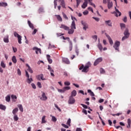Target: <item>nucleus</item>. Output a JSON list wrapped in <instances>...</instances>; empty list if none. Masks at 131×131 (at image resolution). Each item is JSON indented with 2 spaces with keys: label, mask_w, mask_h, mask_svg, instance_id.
<instances>
[{
  "label": "nucleus",
  "mask_w": 131,
  "mask_h": 131,
  "mask_svg": "<svg viewBox=\"0 0 131 131\" xmlns=\"http://www.w3.org/2000/svg\"><path fill=\"white\" fill-rule=\"evenodd\" d=\"M47 60L49 62V64H52V63H53V60H52V59H51V55H47Z\"/></svg>",
  "instance_id": "2eb2a0df"
},
{
  "label": "nucleus",
  "mask_w": 131,
  "mask_h": 131,
  "mask_svg": "<svg viewBox=\"0 0 131 131\" xmlns=\"http://www.w3.org/2000/svg\"><path fill=\"white\" fill-rule=\"evenodd\" d=\"M8 4L5 2L0 3V7H7Z\"/></svg>",
  "instance_id": "c85d7f7f"
},
{
  "label": "nucleus",
  "mask_w": 131,
  "mask_h": 131,
  "mask_svg": "<svg viewBox=\"0 0 131 131\" xmlns=\"http://www.w3.org/2000/svg\"><path fill=\"white\" fill-rule=\"evenodd\" d=\"M56 17L58 21H59L60 22H62V17H61V16H60L59 15H56Z\"/></svg>",
  "instance_id": "2f4dec72"
},
{
  "label": "nucleus",
  "mask_w": 131,
  "mask_h": 131,
  "mask_svg": "<svg viewBox=\"0 0 131 131\" xmlns=\"http://www.w3.org/2000/svg\"><path fill=\"white\" fill-rule=\"evenodd\" d=\"M14 36H15V37H17L18 38L19 36H20V35H19L17 32H15L14 33Z\"/></svg>",
  "instance_id": "13d9d810"
},
{
  "label": "nucleus",
  "mask_w": 131,
  "mask_h": 131,
  "mask_svg": "<svg viewBox=\"0 0 131 131\" xmlns=\"http://www.w3.org/2000/svg\"><path fill=\"white\" fill-rule=\"evenodd\" d=\"M68 103L70 105H72L75 103V99L73 97L70 96L68 100Z\"/></svg>",
  "instance_id": "423d86ee"
},
{
  "label": "nucleus",
  "mask_w": 131,
  "mask_h": 131,
  "mask_svg": "<svg viewBox=\"0 0 131 131\" xmlns=\"http://www.w3.org/2000/svg\"><path fill=\"white\" fill-rule=\"evenodd\" d=\"M92 38H93V39H95V41H97V40L98 39V36L97 35L92 36Z\"/></svg>",
  "instance_id": "4d7b16f0"
},
{
  "label": "nucleus",
  "mask_w": 131,
  "mask_h": 131,
  "mask_svg": "<svg viewBox=\"0 0 131 131\" xmlns=\"http://www.w3.org/2000/svg\"><path fill=\"white\" fill-rule=\"evenodd\" d=\"M11 98L13 102H16V100L17 99V96L16 95H11Z\"/></svg>",
  "instance_id": "393cba45"
},
{
  "label": "nucleus",
  "mask_w": 131,
  "mask_h": 131,
  "mask_svg": "<svg viewBox=\"0 0 131 131\" xmlns=\"http://www.w3.org/2000/svg\"><path fill=\"white\" fill-rule=\"evenodd\" d=\"M100 72L101 74H104V73H105V70L103 68H101L100 69Z\"/></svg>",
  "instance_id": "49530a36"
},
{
  "label": "nucleus",
  "mask_w": 131,
  "mask_h": 131,
  "mask_svg": "<svg viewBox=\"0 0 131 131\" xmlns=\"http://www.w3.org/2000/svg\"><path fill=\"white\" fill-rule=\"evenodd\" d=\"M77 2V8H78V6H79V5L81 3V1L80 0H76Z\"/></svg>",
  "instance_id": "8fccbe9b"
},
{
  "label": "nucleus",
  "mask_w": 131,
  "mask_h": 131,
  "mask_svg": "<svg viewBox=\"0 0 131 131\" xmlns=\"http://www.w3.org/2000/svg\"><path fill=\"white\" fill-rule=\"evenodd\" d=\"M64 85H70V82L69 81L64 82Z\"/></svg>",
  "instance_id": "0e129e2a"
},
{
  "label": "nucleus",
  "mask_w": 131,
  "mask_h": 131,
  "mask_svg": "<svg viewBox=\"0 0 131 131\" xmlns=\"http://www.w3.org/2000/svg\"><path fill=\"white\" fill-rule=\"evenodd\" d=\"M62 38L63 39H64V40H66V39H67L69 43L70 42V41H70V38L69 37H65L64 36H62Z\"/></svg>",
  "instance_id": "a18cd8bd"
},
{
  "label": "nucleus",
  "mask_w": 131,
  "mask_h": 131,
  "mask_svg": "<svg viewBox=\"0 0 131 131\" xmlns=\"http://www.w3.org/2000/svg\"><path fill=\"white\" fill-rule=\"evenodd\" d=\"M79 70H82V72H85V73H86V72H88L89 71V69L88 68V67H84L83 64H82V66L79 68Z\"/></svg>",
  "instance_id": "7ed1b4c3"
},
{
  "label": "nucleus",
  "mask_w": 131,
  "mask_h": 131,
  "mask_svg": "<svg viewBox=\"0 0 131 131\" xmlns=\"http://www.w3.org/2000/svg\"><path fill=\"white\" fill-rule=\"evenodd\" d=\"M62 126H63V127H64V128H69V126H68V125H66L65 124H61Z\"/></svg>",
  "instance_id": "864d4df0"
},
{
  "label": "nucleus",
  "mask_w": 131,
  "mask_h": 131,
  "mask_svg": "<svg viewBox=\"0 0 131 131\" xmlns=\"http://www.w3.org/2000/svg\"><path fill=\"white\" fill-rule=\"evenodd\" d=\"M115 11L113 12H112V14H114L115 16H116V17H118V14H119V16H121V12H120L119 10H118V9H117V8H116V7H115Z\"/></svg>",
  "instance_id": "20e7f679"
},
{
  "label": "nucleus",
  "mask_w": 131,
  "mask_h": 131,
  "mask_svg": "<svg viewBox=\"0 0 131 131\" xmlns=\"http://www.w3.org/2000/svg\"><path fill=\"white\" fill-rule=\"evenodd\" d=\"M0 109L1 110H4L5 111V110H6V106H5L3 104H0Z\"/></svg>",
  "instance_id": "4c0bfd02"
},
{
  "label": "nucleus",
  "mask_w": 131,
  "mask_h": 131,
  "mask_svg": "<svg viewBox=\"0 0 131 131\" xmlns=\"http://www.w3.org/2000/svg\"><path fill=\"white\" fill-rule=\"evenodd\" d=\"M18 42L19 44L22 43V42L21 41L22 40V37L21 36H19L18 38Z\"/></svg>",
  "instance_id": "ea45409f"
},
{
  "label": "nucleus",
  "mask_w": 131,
  "mask_h": 131,
  "mask_svg": "<svg viewBox=\"0 0 131 131\" xmlns=\"http://www.w3.org/2000/svg\"><path fill=\"white\" fill-rule=\"evenodd\" d=\"M88 7V0H84V2L83 5L81 6L82 9H85V7Z\"/></svg>",
  "instance_id": "f3484780"
},
{
  "label": "nucleus",
  "mask_w": 131,
  "mask_h": 131,
  "mask_svg": "<svg viewBox=\"0 0 131 131\" xmlns=\"http://www.w3.org/2000/svg\"><path fill=\"white\" fill-rule=\"evenodd\" d=\"M40 100L41 101H47L48 100V97H47L45 92H42V95L40 98Z\"/></svg>",
  "instance_id": "0eeeda50"
},
{
  "label": "nucleus",
  "mask_w": 131,
  "mask_h": 131,
  "mask_svg": "<svg viewBox=\"0 0 131 131\" xmlns=\"http://www.w3.org/2000/svg\"><path fill=\"white\" fill-rule=\"evenodd\" d=\"M81 106H82V107H84V109H88V105H86L81 104Z\"/></svg>",
  "instance_id": "680f3d73"
},
{
  "label": "nucleus",
  "mask_w": 131,
  "mask_h": 131,
  "mask_svg": "<svg viewBox=\"0 0 131 131\" xmlns=\"http://www.w3.org/2000/svg\"><path fill=\"white\" fill-rule=\"evenodd\" d=\"M92 66V64H91L90 62H88L85 66V67H88V68H90V67H91V66Z\"/></svg>",
  "instance_id": "c03bdc74"
},
{
  "label": "nucleus",
  "mask_w": 131,
  "mask_h": 131,
  "mask_svg": "<svg viewBox=\"0 0 131 131\" xmlns=\"http://www.w3.org/2000/svg\"><path fill=\"white\" fill-rule=\"evenodd\" d=\"M69 90H70V87L69 86H66L63 88V90L64 92H66V91H69Z\"/></svg>",
  "instance_id": "09e8293b"
},
{
  "label": "nucleus",
  "mask_w": 131,
  "mask_h": 131,
  "mask_svg": "<svg viewBox=\"0 0 131 131\" xmlns=\"http://www.w3.org/2000/svg\"><path fill=\"white\" fill-rule=\"evenodd\" d=\"M28 24H29V26L30 27V28L32 29H34V26H33V24H32V23H31L30 20H28Z\"/></svg>",
  "instance_id": "b1692460"
},
{
  "label": "nucleus",
  "mask_w": 131,
  "mask_h": 131,
  "mask_svg": "<svg viewBox=\"0 0 131 131\" xmlns=\"http://www.w3.org/2000/svg\"><path fill=\"white\" fill-rule=\"evenodd\" d=\"M70 46H69V51L71 52V51H72V48L73 47L72 41H70Z\"/></svg>",
  "instance_id": "e433bc0d"
},
{
  "label": "nucleus",
  "mask_w": 131,
  "mask_h": 131,
  "mask_svg": "<svg viewBox=\"0 0 131 131\" xmlns=\"http://www.w3.org/2000/svg\"><path fill=\"white\" fill-rule=\"evenodd\" d=\"M89 3L91 6H92V7H93L94 8H96V5H95V4H94L92 2H90Z\"/></svg>",
  "instance_id": "338daca9"
},
{
  "label": "nucleus",
  "mask_w": 131,
  "mask_h": 131,
  "mask_svg": "<svg viewBox=\"0 0 131 131\" xmlns=\"http://www.w3.org/2000/svg\"><path fill=\"white\" fill-rule=\"evenodd\" d=\"M106 36L107 38V39H108L110 45L112 46V45H113V40H112L111 37H110V36H109V35H106Z\"/></svg>",
  "instance_id": "f8f14e48"
},
{
  "label": "nucleus",
  "mask_w": 131,
  "mask_h": 131,
  "mask_svg": "<svg viewBox=\"0 0 131 131\" xmlns=\"http://www.w3.org/2000/svg\"><path fill=\"white\" fill-rule=\"evenodd\" d=\"M18 108L17 107H16V108H15L13 110V111H12V113H13V115H16V112H18Z\"/></svg>",
  "instance_id": "58836bf2"
},
{
  "label": "nucleus",
  "mask_w": 131,
  "mask_h": 131,
  "mask_svg": "<svg viewBox=\"0 0 131 131\" xmlns=\"http://www.w3.org/2000/svg\"><path fill=\"white\" fill-rule=\"evenodd\" d=\"M93 19H94V20H96L97 22H99V21H100V18L98 17H93Z\"/></svg>",
  "instance_id": "052dcab7"
},
{
  "label": "nucleus",
  "mask_w": 131,
  "mask_h": 131,
  "mask_svg": "<svg viewBox=\"0 0 131 131\" xmlns=\"http://www.w3.org/2000/svg\"><path fill=\"white\" fill-rule=\"evenodd\" d=\"M48 69L50 72L51 76H55V75H54V70L52 69L50 65H48Z\"/></svg>",
  "instance_id": "9d476101"
},
{
  "label": "nucleus",
  "mask_w": 131,
  "mask_h": 131,
  "mask_svg": "<svg viewBox=\"0 0 131 131\" xmlns=\"http://www.w3.org/2000/svg\"><path fill=\"white\" fill-rule=\"evenodd\" d=\"M41 123H47V120H46V116H43L41 119Z\"/></svg>",
  "instance_id": "cd10ccee"
},
{
  "label": "nucleus",
  "mask_w": 131,
  "mask_h": 131,
  "mask_svg": "<svg viewBox=\"0 0 131 131\" xmlns=\"http://www.w3.org/2000/svg\"><path fill=\"white\" fill-rule=\"evenodd\" d=\"M130 123H131V120L130 119H127V128L130 127Z\"/></svg>",
  "instance_id": "72a5a7b5"
},
{
  "label": "nucleus",
  "mask_w": 131,
  "mask_h": 131,
  "mask_svg": "<svg viewBox=\"0 0 131 131\" xmlns=\"http://www.w3.org/2000/svg\"><path fill=\"white\" fill-rule=\"evenodd\" d=\"M5 99L7 102H10V101H11V96H10V95H7L5 97Z\"/></svg>",
  "instance_id": "f704fd0d"
},
{
  "label": "nucleus",
  "mask_w": 131,
  "mask_h": 131,
  "mask_svg": "<svg viewBox=\"0 0 131 131\" xmlns=\"http://www.w3.org/2000/svg\"><path fill=\"white\" fill-rule=\"evenodd\" d=\"M103 61V58L102 57H99L97 58L94 63V66H97L98 64L101 63Z\"/></svg>",
  "instance_id": "39448f33"
},
{
  "label": "nucleus",
  "mask_w": 131,
  "mask_h": 131,
  "mask_svg": "<svg viewBox=\"0 0 131 131\" xmlns=\"http://www.w3.org/2000/svg\"><path fill=\"white\" fill-rule=\"evenodd\" d=\"M17 74L18 75H21V70H19V69H18L17 70Z\"/></svg>",
  "instance_id": "e2e57ef3"
},
{
  "label": "nucleus",
  "mask_w": 131,
  "mask_h": 131,
  "mask_svg": "<svg viewBox=\"0 0 131 131\" xmlns=\"http://www.w3.org/2000/svg\"><path fill=\"white\" fill-rule=\"evenodd\" d=\"M55 107L57 108V109L60 112H61V108H60V107H59V106H58L57 104H54Z\"/></svg>",
  "instance_id": "6e6d98bb"
},
{
  "label": "nucleus",
  "mask_w": 131,
  "mask_h": 131,
  "mask_svg": "<svg viewBox=\"0 0 131 131\" xmlns=\"http://www.w3.org/2000/svg\"><path fill=\"white\" fill-rule=\"evenodd\" d=\"M77 94V93L76 92V90H73L72 92L71 95L70 97H72V98H73V97H75V96H76Z\"/></svg>",
  "instance_id": "5701e85b"
},
{
  "label": "nucleus",
  "mask_w": 131,
  "mask_h": 131,
  "mask_svg": "<svg viewBox=\"0 0 131 131\" xmlns=\"http://www.w3.org/2000/svg\"><path fill=\"white\" fill-rule=\"evenodd\" d=\"M119 46H120V42L119 41L116 40L114 45L113 46V48H114L116 51L119 52Z\"/></svg>",
  "instance_id": "f03ea898"
},
{
  "label": "nucleus",
  "mask_w": 131,
  "mask_h": 131,
  "mask_svg": "<svg viewBox=\"0 0 131 131\" xmlns=\"http://www.w3.org/2000/svg\"><path fill=\"white\" fill-rule=\"evenodd\" d=\"M68 30L69 34H73V33H74V29H71V28L70 29H69V30Z\"/></svg>",
  "instance_id": "a878e982"
},
{
  "label": "nucleus",
  "mask_w": 131,
  "mask_h": 131,
  "mask_svg": "<svg viewBox=\"0 0 131 131\" xmlns=\"http://www.w3.org/2000/svg\"><path fill=\"white\" fill-rule=\"evenodd\" d=\"M1 66L2 67V68H6V64H5L4 61H1Z\"/></svg>",
  "instance_id": "37998d69"
},
{
  "label": "nucleus",
  "mask_w": 131,
  "mask_h": 131,
  "mask_svg": "<svg viewBox=\"0 0 131 131\" xmlns=\"http://www.w3.org/2000/svg\"><path fill=\"white\" fill-rule=\"evenodd\" d=\"M37 86H38L39 88V89H41V88H42L41 83H40V82H38L37 83Z\"/></svg>",
  "instance_id": "3c124183"
},
{
  "label": "nucleus",
  "mask_w": 131,
  "mask_h": 131,
  "mask_svg": "<svg viewBox=\"0 0 131 131\" xmlns=\"http://www.w3.org/2000/svg\"><path fill=\"white\" fill-rule=\"evenodd\" d=\"M124 36H123L122 38V40L123 41V40H125V39H127L128 37H129V33L128 32V30L127 29H126L124 32Z\"/></svg>",
  "instance_id": "f257e3e1"
},
{
  "label": "nucleus",
  "mask_w": 131,
  "mask_h": 131,
  "mask_svg": "<svg viewBox=\"0 0 131 131\" xmlns=\"http://www.w3.org/2000/svg\"><path fill=\"white\" fill-rule=\"evenodd\" d=\"M33 51H35L36 54H37V55H38V52L39 53H41V50H40V49H39L36 47H33Z\"/></svg>",
  "instance_id": "9b49d317"
},
{
  "label": "nucleus",
  "mask_w": 131,
  "mask_h": 131,
  "mask_svg": "<svg viewBox=\"0 0 131 131\" xmlns=\"http://www.w3.org/2000/svg\"><path fill=\"white\" fill-rule=\"evenodd\" d=\"M88 93H89L91 96V97H95V94H94V92H92V90H88Z\"/></svg>",
  "instance_id": "c756f323"
},
{
  "label": "nucleus",
  "mask_w": 131,
  "mask_h": 131,
  "mask_svg": "<svg viewBox=\"0 0 131 131\" xmlns=\"http://www.w3.org/2000/svg\"><path fill=\"white\" fill-rule=\"evenodd\" d=\"M12 61L13 62L14 64H16L17 63V58H16V56H13L12 58Z\"/></svg>",
  "instance_id": "7c9ffc66"
},
{
  "label": "nucleus",
  "mask_w": 131,
  "mask_h": 131,
  "mask_svg": "<svg viewBox=\"0 0 131 131\" xmlns=\"http://www.w3.org/2000/svg\"><path fill=\"white\" fill-rule=\"evenodd\" d=\"M97 47L98 48L100 52H102L103 51V46H102V44H101L100 43H99L97 45Z\"/></svg>",
  "instance_id": "4be33fe9"
},
{
  "label": "nucleus",
  "mask_w": 131,
  "mask_h": 131,
  "mask_svg": "<svg viewBox=\"0 0 131 131\" xmlns=\"http://www.w3.org/2000/svg\"><path fill=\"white\" fill-rule=\"evenodd\" d=\"M26 67H28V71H29L30 73H33V71L32 70V69H31V67H30L28 64H26Z\"/></svg>",
  "instance_id": "a211bd4d"
},
{
  "label": "nucleus",
  "mask_w": 131,
  "mask_h": 131,
  "mask_svg": "<svg viewBox=\"0 0 131 131\" xmlns=\"http://www.w3.org/2000/svg\"><path fill=\"white\" fill-rule=\"evenodd\" d=\"M13 118L14 121H18V120H19V118L18 117V116L17 115H14Z\"/></svg>",
  "instance_id": "a19ab883"
},
{
  "label": "nucleus",
  "mask_w": 131,
  "mask_h": 131,
  "mask_svg": "<svg viewBox=\"0 0 131 131\" xmlns=\"http://www.w3.org/2000/svg\"><path fill=\"white\" fill-rule=\"evenodd\" d=\"M62 62L63 63H65L66 64H70V61H69V59L66 58H62Z\"/></svg>",
  "instance_id": "dca6fc26"
},
{
  "label": "nucleus",
  "mask_w": 131,
  "mask_h": 131,
  "mask_svg": "<svg viewBox=\"0 0 131 131\" xmlns=\"http://www.w3.org/2000/svg\"><path fill=\"white\" fill-rule=\"evenodd\" d=\"M27 81L28 83L30 84V83H31V82H32V81H33V79H32V78L29 77L27 79Z\"/></svg>",
  "instance_id": "bb28decb"
},
{
  "label": "nucleus",
  "mask_w": 131,
  "mask_h": 131,
  "mask_svg": "<svg viewBox=\"0 0 131 131\" xmlns=\"http://www.w3.org/2000/svg\"><path fill=\"white\" fill-rule=\"evenodd\" d=\"M63 17L64 18V19H66V20H68V17H67V15L64 12L62 13Z\"/></svg>",
  "instance_id": "603ef678"
},
{
  "label": "nucleus",
  "mask_w": 131,
  "mask_h": 131,
  "mask_svg": "<svg viewBox=\"0 0 131 131\" xmlns=\"http://www.w3.org/2000/svg\"><path fill=\"white\" fill-rule=\"evenodd\" d=\"M58 91L59 93H65V91H64V89L63 88V89H58Z\"/></svg>",
  "instance_id": "bf43d9fd"
},
{
  "label": "nucleus",
  "mask_w": 131,
  "mask_h": 131,
  "mask_svg": "<svg viewBox=\"0 0 131 131\" xmlns=\"http://www.w3.org/2000/svg\"><path fill=\"white\" fill-rule=\"evenodd\" d=\"M71 28L72 29H76V25H75V21L73 20L71 24Z\"/></svg>",
  "instance_id": "ddd939ff"
},
{
  "label": "nucleus",
  "mask_w": 131,
  "mask_h": 131,
  "mask_svg": "<svg viewBox=\"0 0 131 131\" xmlns=\"http://www.w3.org/2000/svg\"><path fill=\"white\" fill-rule=\"evenodd\" d=\"M105 23L106 25H108L110 27H112V23L111 22V20H105Z\"/></svg>",
  "instance_id": "4468645a"
},
{
  "label": "nucleus",
  "mask_w": 131,
  "mask_h": 131,
  "mask_svg": "<svg viewBox=\"0 0 131 131\" xmlns=\"http://www.w3.org/2000/svg\"><path fill=\"white\" fill-rule=\"evenodd\" d=\"M81 23L82 25L83 26V29L85 31V30H86V29H88V28H89V25L85 22H83V21L81 20Z\"/></svg>",
  "instance_id": "6e6552de"
},
{
  "label": "nucleus",
  "mask_w": 131,
  "mask_h": 131,
  "mask_svg": "<svg viewBox=\"0 0 131 131\" xmlns=\"http://www.w3.org/2000/svg\"><path fill=\"white\" fill-rule=\"evenodd\" d=\"M52 121H54V122H56V121H57V118H56V117L52 116Z\"/></svg>",
  "instance_id": "5fc2aeb1"
},
{
  "label": "nucleus",
  "mask_w": 131,
  "mask_h": 131,
  "mask_svg": "<svg viewBox=\"0 0 131 131\" xmlns=\"http://www.w3.org/2000/svg\"><path fill=\"white\" fill-rule=\"evenodd\" d=\"M36 78L38 80H46V78H43V75L42 74L36 76Z\"/></svg>",
  "instance_id": "1a4fd4ad"
},
{
  "label": "nucleus",
  "mask_w": 131,
  "mask_h": 131,
  "mask_svg": "<svg viewBox=\"0 0 131 131\" xmlns=\"http://www.w3.org/2000/svg\"><path fill=\"white\" fill-rule=\"evenodd\" d=\"M59 1L61 3L60 5L62 8H66V7H65V2L64 0H59Z\"/></svg>",
  "instance_id": "412c9836"
},
{
  "label": "nucleus",
  "mask_w": 131,
  "mask_h": 131,
  "mask_svg": "<svg viewBox=\"0 0 131 131\" xmlns=\"http://www.w3.org/2000/svg\"><path fill=\"white\" fill-rule=\"evenodd\" d=\"M60 28H62L64 30H69V27L65 26V25H61Z\"/></svg>",
  "instance_id": "6ab92c4d"
},
{
  "label": "nucleus",
  "mask_w": 131,
  "mask_h": 131,
  "mask_svg": "<svg viewBox=\"0 0 131 131\" xmlns=\"http://www.w3.org/2000/svg\"><path fill=\"white\" fill-rule=\"evenodd\" d=\"M70 123H71V119H69L68 120L67 122V124L68 125H69V126H71Z\"/></svg>",
  "instance_id": "de8ad7c7"
},
{
  "label": "nucleus",
  "mask_w": 131,
  "mask_h": 131,
  "mask_svg": "<svg viewBox=\"0 0 131 131\" xmlns=\"http://www.w3.org/2000/svg\"><path fill=\"white\" fill-rule=\"evenodd\" d=\"M120 27H121V29H122V30H123L124 28H125V24H120Z\"/></svg>",
  "instance_id": "79ce46f5"
},
{
  "label": "nucleus",
  "mask_w": 131,
  "mask_h": 131,
  "mask_svg": "<svg viewBox=\"0 0 131 131\" xmlns=\"http://www.w3.org/2000/svg\"><path fill=\"white\" fill-rule=\"evenodd\" d=\"M4 42H6V43H8L9 42V36L7 35L3 39Z\"/></svg>",
  "instance_id": "aec40b11"
},
{
  "label": "nucleus",
  "mask_w": 131,
  "mask_h": 131,
  "mask_svg": "<svg viewBox=\"0 0 131 131\" xmlns=\"http://www.w3.org/2000/svg\"><path fill=\"white\" fill-rule=\"evenodd\" d=\"M113 7V3L112 2H108V9H111Z\"/></svg>",
  "instance_id": "473e14b6"
},
{
  "label": "nucleus",
  "mask_w": 131,
  "mask_h": 131,
  "mask_svg": "<svg viewBox=\"0 0 131 131\" xmlns=\"http://www.w3.org/2000/svg\"><path fill=\"white\" fill-rule=\"evenodd\" d=\"M17 107L19 108L21 112H23V106H22V104H18Z\"/></svg>",
  "instance_id": "c9c22d12"
},
{
  "label": "nucleus",
  "mask_w": 131,
  "mask_h": 131,
  "mask_svg": "<svg viewBox=\"0 0 131 131\" xmlns=\"http://www.w3.org/2000/svg\"><path fill=\"white\" fill-rule=\"evenodd\" d=\"M39 13H42V12H43V8H40L39 9Z\"/></svg>",
  "instance_id": "69168bd1"
},
{
  "label": "nucleus",
  "mask_w": 131,
  "mask_h": 131,
  "mask_svg": "<svg viewBox=\"0 0 131 131\" xmlns=\"http://www.w3.org/2000/svg\"><path fill=\"white\" fill-rule=\"evenodd\" d=\"M63 75L65 76V77H67V76H68V73H67V72H64Z\"/></svg>",
  "instance_id": "774afa93"
}]
</instances>
